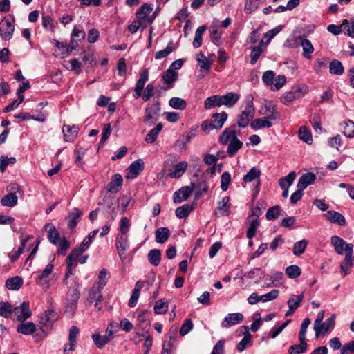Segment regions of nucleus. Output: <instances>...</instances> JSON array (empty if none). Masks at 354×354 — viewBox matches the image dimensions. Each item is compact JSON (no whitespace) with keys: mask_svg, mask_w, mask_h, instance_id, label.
<instances>
[{"mask_svg":"<svg viewBox=\"0 0 354 354\" xmlns=\"http://www.w3.org/2000/svg\"><path fill=\"white\" fill-rule=\"evenodd\" d=\"M253 96L248 95L244 100L245 109L237 117V124L241 128L247 127L250 120L254 116L255 109L253 105Z\"/></svg>","mask_w":354,"mask_h":354,"instance_id":"1","label":"nucleus"},{"mask_svg":"<svg viewBox=\"0 0 354 354\" xmlns=\"http://www.w3.org/2000/svg\"><path fill=\"white\" fill-rule=\"evenodd\" d=\"M78 284L76 283L73 288H70L66 298L65 314L68 317H72L77 310V302L80 298Z\"/></svg>","mask_w":354,"mask_h":354,"instance_id":"2","label":"nucleus"},{"mask_svg":"<svg viewBox=\"0 0 354 354\" xmlns=\"http://www.w3.org/2000/svg\"><path fill=\"white\" fill-rule=\"evenodd\" d=\"M266 111L269 114L263 118H257L252 121L250 127L252 129L257 130L262 128H270L272 126L271 120H276L279 118V114L275 111L274 107L270 106H266Z\"/></svg>","mask_w":354,"mask_h":354,"instance_id":"3","label":"nucleus"},{"mask_svg":"<svg viewBox=\"0 0 354 354\" xmlns=\"http://www.w3.org/2000/svg\"><path fill=\"white\" fill-rule=\"evenodd\" d=\"M160 104L159 101L149 103L145 109L144 123L151 126L156 123L160 118Z\"/></svg>","mask_w":354,"mask_h":354,"instance_id":"4","label":"nucleus"},{"mask_svg":"<svg viewBox=\"0 0 354 354\" xmlns=\"http://www.w3.org/2000/svg\"><path fill=\"white\" fill-rule=\"evenodd\" d=\"M53 269L54 265L50 263L47 264L42 271L37 272L39 274L35 279V282L44 291H47L50 288V275L53 273Z\"/></svg>","mask_w":354,"mask_h":354,"instance_id":"5","label":"nucleus"},{"mask_svg":"<svg viewBox=\"0 0 354 354\" xmlns=\"http://www.w3.org/2000/svg\"><path fill=\"white\" fill-rule=\"evenodd\" d=\"M227 119V113L225 111L220 113H214L210 122L205 121L202 124L201 128L203 131H209L213 129H220L222 128Z\"/></svg>","mask_w":354,"mask_h":354,"instance_id":"6","label":"nucleus"},{"mask_svg":"<svg viewBox=\"0 0 354 354\" xmlns=\"http://www.w3.org/2000/svg\"><path fill=\"white\" fill-rule=\"evenodd\" d=\"M14 30V19H12V21H10L7 17H3L0 21V36L2 39L6 41L10 40Z\"/></svg>","mask_w":354,"mask_h":354,"instance_id":"7","label":"nucleus"},{"mask_svg":"<svg viewBox=\"0 0 354 354\" xmlns=\"http://www.w3.org/2000/svg\"><path fill=\"white\" fill-rule=\"evenodd\" d=\"M150 315L151 312L147 310H142L138 313L137 316L138 323L136 324L138 330L143 333L149 332L151 326Z\"/></svg>","mask_w":354,"mask_h":354,"instance_id":"8","label":"nucleus"},{"mask_svg":"<svg viewBox=\"0 0 354 354\" xmlns=\"http://www.w3.org/2000/svg\"><path fill=\"white\" fill-rule=\"evenodd\" d=\"M13 313L19 321L22 322L29 318L32 313L30 310L29 301H24L19 306L13 308Z\"/></svg>","mask_w":354,"mask_h":354,"instance_id":"9","label":"nucleus"},{"mask_svg":"<svg viewBox=\"0 0 354 354\" xmlns=\"http://www.w3.org/2000/svg\"><path fill=\"white\" fill-rule=\"evenodd\" d=\"M178 74L173 69L168 68L162 75V81L166 84V87L162 88L165 90L171 89L174 86V84L178 80Z\"/></svg>","mask_w":354,"mask_h":354,"instance_id":"10","label":"nucleus"},{"mask_svg":"<svg viewBox=\"0 0 354 354\" xmlns=\"http://www.w3.org/2000/svg\"><path fill=\"white\" fill-rule=\"evenodd\" d=\"M194 188V184L191 186L183 187L174 192L173 200L174 203H180L183 201L187 199Z\"/></svg>","mask_w":354,"mask_h":354,"instance_id":"11","label":"nucleus"},{"mask_svg":"<svg viewBox=\"0 0 354 354\" xmlns=\"http://www.w3.org/2000/svg\"><path fill=\"white\" fill-rule=\"evenodd\" d=\"M86 33L84 30L79 26H74L71 35V50H75L79 46L78 41L84 39Z\"/></svg>","mask_w":354,"mask_h":354,"instance_id":"12","label":"nucleus"},{"mask_svg":"<svg viewBox=\"0 0 354 354\" xmlns=\"http://www.w3.org/2000/svg\"><path fill=\"white\" fill-rule=\"evenodd\" d=\"M153 10V4L144 3L137 10L136 17L137 19L142 20L145 24H149L150 16L149 14Z\"/></svg>","mask_w":354,"mask_h":354,"instance_id":"13","label":"nucleus"},{"mask_svg":"<svg viewBox=\"0 0 354 354\" xmlns=\"http://www.w3.org/2000/svg\"><path fill=\"white\" fill-rule=\"evenodd\" d=\"M243 315L240 313H229L221 323L223 328H229L233 325L239 324L243 320Z\"/></svg>","mask_w":354,"mask_h":354,"instance_id":"14","label":"nucleus"},{"mask_svg":"<svg viewBox=\"0 0 354 354\" xmlns=\"http://www.w3.org/2000/svg\"><path fill=\"white\" fill-rule=\"evenodd\" d=\"M115 245L120 259L124 261L125 259V251L129 248L127 235L120 234L116 238Z\"/></svg>","mask_w":354,"mask_h":354,"instance_id":"15","label":"nucleus"},{"mask_svg":"<svg viewBox=\"0 0 354 354\" xmlns=\"http://www.w3.org/2000/svg\"><path fill=\"white\" fill-rule=\"evenodd\" d=\"M82 216V212L77 207L72 209L71 212L66 218L68 227L73 230L75 229Z\"/></svg>","mask_w":354,"mask_h":354,"instance_id":"16","label":"nucleus"},{"mask_svg":"<svg viewBox=\"0 0 354 354\" xmlns=\"http://www.w3.org/2000/svg\"><path fill=\"white\" fill-rule=\"evenodd\" d=\"M331 243L333 245L335 252L338 254H342L344 251L346 253V248L348 245L353 248V245L351 243H346V242L338 236H333L331 237Z\"/></svg>","mask_w":354,"mask_h":354,"instance_id":"17","label":"nucleus"},{"mask_svg":"<svg viewBox=\"0 0 354 354\" xmlns=\"http://www.w3.org/2000/svg\"><path fill=\"white\" fill-rule=\"evenodd\" d=\"M44 227L47 232V236L49 241L53 245H58L59 241L61 238L60 234L55 225L51 223H48L45 225Z\"/></svg>","mask_w":354,"mask_h":354,"instance_id":"18","label":"nucleus"},{"mask_svg":"<svg viewBox=\"0 0 354 354\" xmlns=\"http://www.w3.org/2000/svg\"><path fill=\"white\" fill-rule=\"evenodd\" d=\"M123 179L120 174H114L107 186V191L111 193H117L121 188Z\"/></svg>","mask_w":354,"mask_h":354,"instance_id":"19","label":"nucleus"},{"mask_svg":"<svg viewBox=\"0 0 354 354\" xmlns=\"http://www.w3.org/2000/svg\"><path fill=\"white\" fill-rule=\"evenodd\" d=\"M221 106L232 107L239 100V95L237 93L230 92L224 95H220Z\"/></svg>","mask_w":354,"mask_h":354,"instance_id":"20","label":"nucleus"},{"mask_svg":"<svg viewBox=\"0 0 354 354\" xmlns=\"http://www.w3.org/2000/svg\"><path fill=\"white\" fill-rule=\"evenodd\" d=\"M316 180V176L312 172L304 174L299 179L297 188L305 189Z\"/></svg>","mask_w":354,"mask_h":354,"instance_id":"21","label":"nucleus"},{"mask_svg":"<svg viewBox=\"0 0 354 354\" xmlns=\"http://www.w3.org/2000/svg\"><path fill=\"white\" fill-rule=\"evenodd\" d=\"M296 41H300L301 46L303 49V56L307 59L310 57V54L313 53L314 48L310 40L303 38L299 36L295 38Z\"/></svg>","mask_w":354,"mask_h":354,"instance_id":"22","label":"nucleus"},{"mask_svg":"<svg viewBox=\"0 0 354 354\" xmlns=\"http://www.w3.org/2000/svg\"><path fill=\"white\" fill-rule=\"evenodd\" d=\"M325 216L332 223H337L340 226H344L346 224V219L344 216L336 211H328Z\"/></svg>","mask_w":354,"mask_h":354,"instance_id":"23","label":"nucleus"},{"mask_svg":"<svg viewBox=\"0 0 354 354\" xmlns=\"http://www.w3.org/2000/svg\"><path fill=\"white\" fill-rule=\"evenodd\" d=\"M236 127L235 124L231 126L230 128H226L219 137V142L221 144H227L230 140H232L234 138L236 137V131L234 129Z\"/></svg>","mask_w":354,"mask_h":354,"instance_id":"24","label":"nucleus"},{"mask_svg":"<svg viewBox=\"0 0 354 354\" xmlns=\"http://www.w3.org/2000/svg\"><path fill=\"white\" fill-rule=\"evenodd\" d=\"M62 132L65 141L73 142L77 136L78 128L75 126L64 125Z\"/></svg>","mask_w":354,"mask_h":354,"instance_id":"25","label":"nucleus"},{"mask_svg":"<svg viewBox=\"0 0 354 354\" xmlns=\"http://www.w3.org/2000/svg\"><path fill=\"white\" fill-rule=\"evenodd\" d=\"M352 247L348 245L346 248V253H345V258L340 265V269L344 272V276L348 274V270L352 266Z\"/></svg>","mask_w":354,"mask_h":354,"instance_id":"26","label":"nucleus"},{"mask_svg":"<svg viewBox=\"0 0 354 354\" xmlns=\"http://www.w3.org/2000/svg\"><path fill=\"white\" fill-rule=\"evenodd\" d=\"M196 59L202 70L207 72L209 71L212 67V61L209 60L202 51L199 52L196 55Z\"/></svg>","mask_w":354,"mask_h":354,"instance_id":"27","label":"nucleus"},{"mask_svg":"<svg viewBox=\"0 0 354 354\" xmlns=\"http://www.w3.org/2000/svg\"><path fill=\"white\" fill-rule=\"evenodd\" d=\"M156 241L158 243H165L171 235V232L167 227H162L158 228L155 232Z\"/></svg>","mask_w":354,"mask_h":354,"instance_id":"28","label":"nucleus"},{"mask_svg":"<svg viewBox=\"0 0 354 354\" xmlns=\"http://www.w3.org/2000/svg\"><path fill=\"white\" fill-rule=\"evenodd\" d=\"M106 282L104 281H100L97 286L91 288L88 297V301L91 303L93 302L97 297H100V293Z\"/></svg>","mask_w":354,"mask_h":354,"instance_id":"29","label":"nucleus"},{"mask_svg":"<svg viewBox=\"0 0 354 354\" xmlns=\"http://www.w3.org/2000/svg\"><path fill=\"white\" fill-rule=\"evenodd\" d=\"M162 124L160 122L158 123L154 128L151 129L148 132L145 138V142L150 144L153 143L156 141L158 135L162 131Z\"/></svg>","mask_w":354,"mask_h":354,"instance_id":"30","label":"nucleus"},{"mask_svg":"<svg viewBox=\"0 0 354 354\" xmlns=\"http://www.w3.org/2000/svg\"><path fill=\"white\" fill-rule=\"evenodd\" d=\"M36 326L33 322H28L24 324H20L17 326V331L19 333L24 335H30L35 332Z\"/></svg>","mask_w":354,"mask_h":354,"instance_id":"31","label":"nucleus"},{"mask_svg":"<svg viewBox=\"0 0 354 354\" xmlns=\"http://www.w3.org/2000/svg\"><path fill=\"white\" fill-rule=\"evenodd\" d=\"M335 315H332L329 318L326 319L325 322H321L320 324H319V327L318 328L319 336L330 329H333L335 326Z\"/></svg>","mask_w":354,"mask_h":354,"instance_id":"32","label":"nucleus"},{"mask_svg":"<svg viewBox=\"0 0 354 354\" xmlns=\"http://www.w3.org/2000/svg\"><path fill=\"white\" fill-rule=\"evenodd\" d=\"M161 251L159 249H152L147 254L149 262L153 266H158L161 260Z\"/></svg>","mask_w":354,"mask_h":354,"instance_id":"33","label":"nucleus"},{"mask_svg":"<svg viewBox=\"0 0 354 354\" xmlns=\"http://www.w3.org/2000/svg\"><path fill=\"white\" fill-rule=\"evenodd\" d=\"M261 171L257 167H252L250 171L243 176V180L245 183H250L255 180H260Z\"/></svg>","mask_w":354,"mask_h":354,"instance_id":"34","label":"nucleus"},{"mask_svg":"<svg viewBox=\"0 0 354 354\" xmlns=\"http://www.w3.org/2000/svg\"><path fill=\"white\" fill-rule=\"evenodd\" d=\"M144 169V162L141 159L133 161L129 167V172L133 178L136 177Z\"/></svg>","mask_w":354,"mask_h":354,"instance_id":"35","label":"nucleus"},{"mask_svg":"<svg viewBox=\"0 0 354 354\" xmlns=\"http://www.w3.org/2000/svg\"><path fill=\"white\" fill-rule=\"evenodd\" d=\"M243 142L239 140L237 138H234L232 140H230L228 147H227V153L230 156H234L237 151L242 147Z\"/></svg>","mask_w":354,"mask_h":354,"instance_id":"36","label":"nucleus"},{"mask_svg":"<svg viewBox=\"0 0 354 354\" xmlns=\"http://www.w3.org/2000/svg\"><path fill=\"white\" fill-rule=\"evenodd\" d=\"M215 106H221L220 95L209 97L204 102V108L205 109H211Z\"/></svg>","mask_w":354,"mask_h":354,"instance_id":"37","label":"nucleus"},{"mask_svg":"<svg viewBox=\"0 0 354 354\" xmlns=\"http://www.w3.org/2000/svg\"><path fill=\"white\" fill-rule=\"evenodd\" d=\"M193 209L194 206L192 205L185 204L176 208L175 214L178 218H185L189 216Z\"/></svg>","mask_w":354,"mask_h":354,"instance_id":"38","label":"nucleus"},{"mask_svg":"<svg viewBox=\"0 0 354 354\" xmlns=\"http://www.w3.org/2000/svg\"><path fill=\"white\" fill-rule=\"evenodd\" d=\"M187 163L185 161H182L178 163L174 167V170L169 174L171 178H180L186 171Z\"/></svg>","mask_w":354,"mask_h":354,"instance_id":"39","label":"nucleus"},{"mask_svg":"<svg viewBox=\"0 0 354 354\" xmlns=\"http://www.w3.org/2000/svg\"><path fill=\"white\" fill-rule=\"evenodd\" d=\"M22 284L23 280L19 276L10 278L6 281V287L9 290H19Z\"/></svg>","mask_w":354,"mask_h":354,"instance_id":"40","label":"nucleus"},{"mask_svg":"<svg viewBox=\"0 0 354 354\" xmlns=\"http://www.w3.org/2000/svg\"><path fill=\"white\" fill-rule=\"evenodd\" d=\"M206 29H207L206 26H199L196 29V30L195 32V37H194V41L192 43L193 46L195 48H198L202 45V43H203L202 36H203V33L205 32V31L206 30Z\"/></svg>","mask_w":354,"mask_h":354,"instance_id":"41","label":"nucleus"},{"mask_svg":"<svg viewBox=\"0 0 354 354\" xmlns=\"http://www.w3.org/2000/svg\"><path fill=\"white\" fill-rule=\"evenodd\" d=\"M18 198L15 193H10L2 197L1 203L3 206L13 207L17 204Z\"/></svg>","mask_w":354,"mask_h":354,"instance_id":"42","label":"nucleus"},{"mask_svg":"<svg viewBox=\"0 0 354 354\" xmlns=\"http://www.w3.org/2000/svg\"><path fill=\"white\" fill-rule=\"evenodd\" d=\"M297 99L301 98L308 92V86L305 84H299L291 88Z\"/></svg>","mask_w":354,"mask_h":354,"instance_id":"43","label":"nucleus"},{"mask_svg":"<svg viewBox=\"0 0 354 354\" xmlns=\"http://www.w3.org/2000/svg\"><path fill=\"white\" fill-rule=\"evenodd\" d=\"M329 71L333 75H342L344 73V66L341 62L333 59L329 65Z\"/></svg>","mask_w":354,"mask_h":354,"instance_id":"44","label":"nucleus"},{"mask_svg":"<svg viewBox=\"0 0 354 354\" xmlns=\"http://www.w3.org/2000/svg\"><path fill=\"white\" fill-rule=\"evenodd\" d=\"M13 313L12 305L9 302H0V316L4 318L10 317Z\"/></svg>","mask_w":354,"mask_h":354,"instance_id":"45","label":"nucleus"},{"mask_svg":"<svg viewBox=\"0 0 354 354\" xmlns=\"http://www.w3.org/2000/svg\"><path fill=\"white\" fill-rule=\"evenodd\" d=\"M57 319L56 313L51 309L45 311L44 316L41 318V322L46 325L52 324Z\"/></svg>","mask_w":354,"mask_h":354,"instance_id":"46","label":"nucleus"},{"mask_svg":"<svg viewBox=\"0 0 354 354\" xmlns=\"http://www.w3.org/2000/svg\"><path fill=\"white\" fill-rule=\"evenodd\" d=\"M308 242L306 239L296 242L293 245L292 252L295 256H300L304 252Z\"/></svg>","mask_w":354,"mask_h":354,"instance_id":"47","label":"nucleus"},{"mask_svg":"<svg viewBox=\"0 0 354 354\" xmlns=\"http://www.w3.org/2000/svg\"><path fill=\"white\" fill-rule=\"evenodd\" d=\"M296 178V173L295 171L290 172L285 177L279 179V185L281 188H285V186L289 187L294 182Z\"/></svg>","mask_w":354,"mask_h":354,"instance_id":"48","label":"nucleus"},{"mask_svg":"<svg viewBox=\"0 0 354 354\" xmlns=\"http://www.w3.org/2000/svg\"><path fill=\"white\" fill-rule=\"evenodd\" d=\"M169 104L172 108L178 110H184L187 106V103L183 99L176 97L171 98Z\"/></svg>","mask_w":354,"mask_h":354,"instance_id":"49","label":"nucleus"},{"mask_svg":"<svg viewBox=\"0 0 354 354\" xmlns=\"http://www.w3.org/2000/svg\"><path fill=\"white\" fill-rule=\"evenodd\" d=\"M286 274L290 279H297L301 275V269L298 266L292 265L285 270Z\"/></svg>","mask_w":354,"mask_h":354,"instance_id":"50","label":"nucleus"},{"mask_svg":"<svg viewBox=\"0 0 354 354\" xmlns=\"http://www.w3.org/2000/svg\"><path fill=\"white\" fill-rule=\"evenodd\" d=\"M148 79H149V70L147 68H145L140 74L139 79L138 80V81L136 82L135 88L142 91L146 82L148 81Z\"/></svg>","mask_w":354,"mask_h":354,"instance_id":"51","label":"nucleus"},{"mask_svg":"<svg viewBox=\"0 0 354 354\" xmlns=\"http://www.w3.org/2000/svg\"><path fill=\"white\" fill-rule=\"evenodd\" d=\"M299 138L308 144H311L313 142V138L310 131L304 126L301 127L299 130Z\"/></svg>","mask_w":354,"mask_h":354,"instance_id":"52","label":"nucleus"},{"mask_svg":"<svg viewBox=\"0 0 354 354\" xmlns=\"http://www.w3.org/2000/svg\"><path fill=\"white\" fill-rule=\"evenodd\" d=\"M80 255L76 250H72L66 258V268H75L77 266L76 261Z\"/></svg>","mask_w":354,"mask_h":354,"instance_id":"53","label":"nucleus"},{"mask_svg":"<svg viewBox=\"0 0 354 354\" xmlns=\"http://www.w3.org/2000/svg\"><path fill=\"white\" fill-rule=\"evenodd\" d=\"M154 313L156 314H164L168 310V304L164 299L158 300L153 307Z\"/></svg>","mask_w":354,"mask_h":354,"instance_id":"54","label":"nucleus"},{"mask_svg":"<svg viewBox=\"0 0 354 354\" xmlns=\"http://www.w3.org/2000/svg\"><path fill=\"white\" fill-rule=\"evenodd\" d=\"M264 272L260 268H255L245 274V276L250 279L261 280L264 277Z\"/></svg>","mask_w":354,"mask_h":354,"instance_id":"55","label":"nucleus"},{"mask_svg":"<svg viewBox=\"0 0 354 354\" xmlns=\"http://www.w3.org/2000/svg\"><path fill=\"white\" fill-rule=\"evenodd\" d=\"M92 339L98 348H102L109 341L107 336H100L99 334H93Z\"/></svg>","mask_w":354,"mask_h":354,"instance_id":"56","label":"nucleus"},{"mask_svg":"<svg viewBox=\"0 0 354 354\" xmlns=\"http://www.w3.org/2000/svg\"><path fill=\"white\" fill-rule=\"evenodd\" d=\"M303 299L304 293L297 295L296 297H295V295H292L287 302L288 308L296 310L300 306V303Z\"/></svg>","mask_w":354,"mask_h":354,"instance_id":"57","label":"nucleus"},{"mask_svg":"<svg viewBox=\"0 0 354 354\" xmlns=\"http://www.w3.org/2000/svg\"><path fill=\"white\" fill-rule=\"evenodd\" d=\"M342 28L345 34L352 38L354 37V21L350 23L347 19H344L342 24Z\"/></svg>","mask_w":354,"mask_h":354,"instance_id":"58","label":"nucleus"},{"mask_svg":"<svg viewBox=\"0 0 354 354\" xmlns=\"http://www.w3.org/2000/svg\"><path fill=\"white\" fill-rule=\"evenodd\" d=\"M250 49L251 50L250 64L254 65L263 52V48H261L260 46H251Z\"/></svg>","mask_w":354,"mask_h":354,"instance_id":"59","label":"nucleus"},{"mask_svg":"<svg viewBox=\"0 0 354 354\" xmlns=\"http://www.w3.org/2000/svg\"><path fill=\"white\" fill-rule=\"evenodd\" d=\"M308 345L306 343L292 345L288 350L289 354H301L306 351Z\"/></svg>","mask_w":354,"mask_h":354,"instance_id":"60","label":"nucleus"},{"mask_svg":"<svg viewBox=\"0 0 354 354\" xmlns=\"http://www.w3.org/2000/svg\"><path fill=\"white\" fill-rule=\"evenodd\" d=\"M172 45L173 42L170 41L168 43L167 47L165 49L156 52L154 55L155 59H160L169 55L174 50Z\"/></svg>","mask_w":354,"mask_h":354,"instance_id":"61","label":"nucleus"},{"mask_svg":"<svg viewBox=\"0 0 354 354\" xmlns=\"http://www.w3.org/2000/svg\"><path fill=\"white\" fill-rule=\"evenodd\" d=\"M281 208L279 205H274L270 207L266 214V218L268 221L276 219L280 214Z\"/></svg>","mask_w":354,"mask_h":354,"instance_id":"62","label":"nucleus"},{"mask_svg":"<svg viewBox=\"0 0 354 354\" xmlns=\"http://www.w3.org/2000/svg\"><path fill=\"white\" fill-rule=\"evenodd\" d=\"M259 225V221L257 218L252 220L246 234V236L248 239H251L255 236L256 231Z\"/></svg>","mask_w":354,"mask_h":354,"instance_id":"63","label":"nucleus"},{"mask_svg":"<svg viewBox=\"0 0 354 354\" xmlns=\"http://www.w3.org/2000/svg\"><path fill=\"white\" fill-rule=\"evenodd\" d=\"M344 134L348 138L354 137V122L351 120L345 122Z\"/></svg>","mask_w":354,"mask_h":354,"instance_id":"64","label":"nucleus"}]
</instances>
